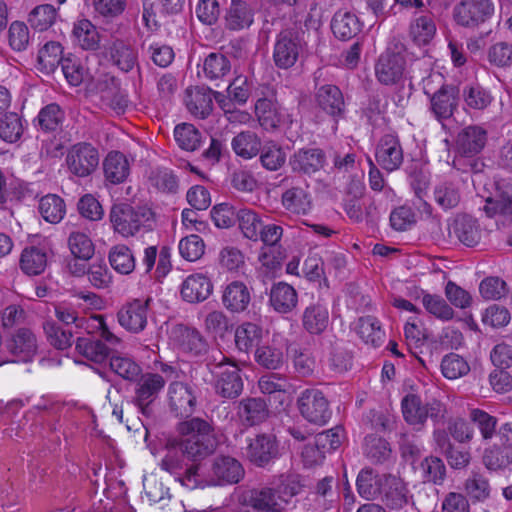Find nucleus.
I'll list each match as a JSON object with an SVG mask.
<instances>
[{
	"label": "nucleus",
	"instance_id": "48",
	"mask_svg": "<svg viewBox=\"0 0 512 512\" xmlns=\"http://www.w3.org/2000/svg\"><path fill=\"white\" fill-rule=\"evenodd\" d=\"M236 221L244 237L252 241L259 240L263 223L257 212L250 208H240L237 210Z\"/></svg>",
	"mask_w": 512,
	"mask_h": 512
},
{
	"label": "nucleus",
	"instance_id": "25",
	"mask_svg": "<svg viewBox=\"0 0 512 512\" xmlns=\"http://www.w3.org/2000/svg\"><path fill=\"white\" fill-rule=\"evenodd\" d=\"M317 105L332 117H340L345 110L344 97L341 90L335 86L326 84L318 88L316 92Z\"/></svg>",
	"mask_w": 512,
	"mask_h": 512
},
{
	"label": "nucleus",
	"instance_id": "60",
	"mask_svg": "<svg viewBox=\"0 0 512 512\" xmlns=\"http://www.w3.org/2000/svg\"><path fill=\"white\" fill-rule=\"evenodd\" d=\"M174 137L179 147L186 151H194L200 145V133L192 124H179L174 129Z\"/></svg>",
	"mask_w": 512,
	"mask_h": 512
},
{
	"label": "nucleus",
	"instance_id": "24",
	"mask_svg": "<svg viewBox=\"0 0 512 512\" xmlns=\"http://www.w3.org/2000/svg\"><path fill=\"white\" fill-rule=\"evenodd\" d=\"M269 303L278 313H290L298 304L297 291L286 282L275 283L270 290Z\"/></svg>",
	"mask_w": 512,
	"mask_h": 512
},
{
	"label": "nucleus",
	"instance_id": "8",
	"mask_svg": "<svg viewBox=\"0 0 512 512\" xmlns=\"http://www.w3.org/2000/svg\"><path fill=\"white\" fill-rule=\"evenodd\" d=\"M494 13L491 0H462L454 8L456 22L464 27H476Z\"/></svg>",
	"mask_w": 512,
	"mask_h": 512
},
{
	"label": "nucleus",
	"instance_id": "5",
	"mask_svg": "<svg viewBox=\"0 0 512 512\" xmlns=\"http://www.w3.org/2000/svg\"><path fill=\"white\" fill-rule=\"evenodd\" d=\"M151 212L142 207L128 204L114 205L110 212V221L115 232L123 237L134 236L150 220Z\"/></svg>",
	"mask_w": 512,
	"mask_h": 512
},
{
	"label": "nucleus",
	"instance_id": "6",
	"mask_svg": "<svg viewBox=\"0 0 512 512\" xmlns=\"http://www.w3.org/2000/svg\"><path fill=\"white\" fill-rule=\"evenodd\" d=\"M219 356L220 361L215 365L217 371H213L216 375L215 390L224 398H236L242 393L244 386L240 369L221 353Z\"/></svg>",
	"mask_w": 512,
	"mask_h": 512
},
{
	"label": "nucleus",
	"instance_id": "53",
	"mask_svg": "<svg viewBox=\"0 0 512 512\" xmlns=\"http://www.w3.org/2000/svg\"><path fill=\"white\" fill-rule=\"evenodd\" d=\"M260 152V162L263 168L268 171H277L286 162L285 151L275 142L266 143Z\"/></svg>",
	"mask_w": 512,
	"mask_h": 512
},
{
	"label": "nucleus",
	"instance_id": "21",
	"mask_svg": "<svg viewBox=\"0 0 512 512\" xmlns=\"http://www.w3.org/2000/svg\"><path fill=\"white\" fill-rule=\"evenodd\" d=\"M431 110L436 119H448L458 103V89L453 85H442L431 97Z\"/></svg>",
	"mask_w": 512,
	"mask_h": 512
},
{
	"label": "nucleus",
	"instance_id": "2",
	"mask_svg": "<svg viewBox=\"0 0 512 512\" xmlns=\"http://www.w3.org/2000/svg\"><path fill=\"white\" fill-rule=\"evenodd\" d=\"M244 474V468L237 459L220 455L211 461L207 472L201 471V466H194L185 483L188 489L231 485L240 482Z\"/></svg>",
	"mask_w": 512,
	"mask_h": 512
},
{
	"label": "nucleus",
	"instance_id": "55",
	"mask_svg": "<svg viewBox=\"0 0 512 512\" xmlns=\"http://www.w3.org/2000/svg\"><path fill=\"white\" fill-rule=\"evenodd\" d=\"M464 488L473 501L484 502L490 497L489 481L480 473L472 472L466 479Z\"/></svg>",
	"mask_w": 512,
	"mask_h": 512
},
{
	"label": "nucleus",
	"instance_id": "56",
	"mask_svg": "<svg viewBox=\"0 0 512 512\" xmlns=\"http://www.w3.org/2000/svg\"><path fill=\"white\" fill-rule=\"evenodd\" d=\"M441 371L447 379H458L470 371L468 362L456 353H450L441 361Z\"/></svg>",
	"mask_w": 512,
	"mask_h": 512
},
{
	"label": "nucleus",
	"instance_id": "14",
	"mask_svg": "<svg viewBox=\"0 0 512 512\" xmlns=\"http://www.w3.org/2000/svg\"><path fill=\"white\" fill-rule=\"evenodd\" d=\"M483 231L479 221L467 214L455 217L449 228L450 236L467 247L478 245L482 239Z\"/></svg>",
	"mask_w": 512,
	"mask_h": 512
},
{
	"label": "nucleus",
	"instance_id": "29",
	"mask_svg": "<svg viewBox=\"0 0 512 512\" xmlns=\"http://www.w3.org/2000/svg\"><path fill=\"white\" fill-rule=\"evenodd\" d=\"M389 474H377L372 469H363L357 477L356 485L359 495L367 500L380 498L382 488H384V479Z\"/></svg>",
	"mask_w": 512,
	"mask_h": 512
},
{
	"label": "nucleus",
	"instance_id": "51",
	"mask_svg": "<svg viewBox=\"0 0 512 512\" xmlns=\"http://www.w3.org/2000/svg\"><path fill=\"white\" fill-rule=\"evenodd\" d=\"M65 114L56 103L43 107L37 116V123L44 132H55L61 128Z\"/></svg>",
	"mask_w": 512,
	"mask_h": 512
},
{
	"label": "nucleus",
	"instance_id": "41",
	"mask_svg": "<svg viewBox=\"0 0 512 512\" xmlns=\"http://www.w3.org/2000/svg\"><path fill=\"white\" fill-rule=\"evenodd\" d=\"M255 113L259 124L265 130H273L282 122L280 107L272 100L261 98L255 104Z\"/></svg>",
	"mask_w": 512,
	"mask_h": 512
},
{
	"label": "nucleus",
	"instance_id": "37",
	"mask_svg": "<svg viewBox=\"0 0 512 512\" xmlns=\"http://www.w3.org/2000/svg\"><path fill=\"white\" fill-rule=\"evenodd\" d=\"M465 105L472 110L483 111L494 101L491 91L479 83H470L462 90Z\"/></svg>",
	"mask_w": 512,
	"mask_h": 512
},
{
	"label": "nucleus",
	"instance_id": "27",
	"mask_svg": "<svg viewBox=\"0 0 512 512\" xmlns=\"http://www.w3.org/2000/svg\"><path fill=\"white\" fill-rule=\"evenodd\" d=\"M329 325V310L323 303L317 302L307 306L302 314V326L312 335L322 334Z\"/></svg>",
	"mask_w": 512,
	"mask_h": 512
},
{
	"label": "nucleus",
	"instance_id": "1",
	"mask_svg": "<svg viewBox=\"0 0 512 512\" xmlns=\"http://www.w3.org/2000/svg\"><path fill=\"white\" fill-rule=\"evenodd\" d=\"M180 435V450L194 463L212 454L217 447V438L212 425L199 417L182 421L177 426Z\"/></svg>",
	"mask_w": 512,
	"mask_h": 512
},
{
	"label": "nucleus",
	"instance_id": "33",
	"mask_svg": "<svg viewBox=\"0 0 512 512\" xmlns=\"http://www.w3.org/2000/svg\"><path fill=\"white\" fill-rule=\"evenodd\" d=\"M103 169L108 181L112 184H119L128 177L130 164L124 154L118 151H112L106 156Z\"/></svg>",
	"mask_w": 512,
	"mask_h": 512
},
{
	"label": "nucleus",
	"instance_id": "34",
	"mask_svg": "<svg viewBox=\"0 0 512 512\" xmlns=\"http://www.w3.org/2000/svg\"><path fill=\"white\" fill-rule=\"evenodd\" d=\"M283 207L292 214L306 215L311 209V199L308 191L300 186L287 189L281 198Z\"/></svg>",
	"mask_w": 512,
	"mask_h": 512
},
{
	"label": "nucleus",
	"instance_id": "3",
	"mask_svg": "<svg viewBox=\"0 0 512 512\" xmlns=\"http://www.w3.org/2000/svg\"><path fill=\"white\" fill-rule=\"evenodd\" d=\"M401 411L405 422L417 431L424 428L428 417L434 424H441L447 414L446 406L441 401L433 399L424 404L420 396L414 393L402 398Z\"/></svg>",
	"mask_w": 512,
	"mask_h": 512
},
{
	"label": "nucleus",
	"instance_id": "20",
	"mask_svg": "<svg viewBox=\"0 0 512 512\" xmlns=\"http://www.w3.org/2000/svg\"><path fill=\"white\" fill-rule=\"evenodd\" d=\"M487 142V131L477 125L463 128L457 135V151L466 157L480 153Z\"/></svg>",
	"mask_w": 512,
	"mask_h": 512
},
{
	"label": "nucleus",
	"instance_id": "58",
	"mask_svg": "<svg viewBox=\"0 0 512 512\" xmlns=\"http://www.w3.org/2000/svg\"><path fill=\"white\" fill-rule=\"evenodd\" d=\"M422 478L425 482H431L441 485L446 476V467L444 462L434 456L426 457L420 464Z\"/></svg>",
	"mask_w": 512,
	"mask_h": 512
},
{
	"label": "nucleus",
	"instance_id": "23",
	"mask_svg": "<svg viewBox=\"0 0 512 512\" xmlns=\"http://www.w3.org/2000/svg\"><path fill=\"white\" fill-rule=\"evenodd\" d=\"M363 27L359 17L350 11L339 10L331 20V30L340 40L348 41L357 36Z\"/></svg>",
	"mask_w": 512,
	"mask_h": 512
},
{
	"label": "nucleus",
	"instance_id": "15",
	"mask_svg": "<svg viewBox=\"0 0 512 512\" xmlns=\"http://www.w3.org/2000/svg\"><path fill=\"white\" fill-rule=\"evenodd\" d=\"M375 157L377 163L386 171L397 170L403 163V149L398 137L384 135L377 144Z\"/></svg>",
	"mask_w": 512,
	"mask_h": 512
},
{
	"label": "nucleus",
	"instance_id": "13",
	"mask_svg": "<svg viewBox=\"0 0 512 512\" xmlns=\"http://www.w3.org/2000/svg\"><path fill=\"white\" fill-rule=\"evenodd\" d=\"M302 45L292 31L281 32L276 39L273 51L275 65L281 69L292 67L298 60Z\"/></svg>",
	"mask_w": 512,
	"mask_h": 512
},
{
	"label": "nucleus",
	"instance_id": "39",
	"mask_svg": "<svg viewBox=\"0 0 512 512\" xmlns=\"http://www.w3.org/2000/svg\"><path fill=\"white\" fill-rule=\"evenodd\" d=\"M72 36L74 42L84 50L99 48L100 36L97 28L87 19L79 20L74 24Z\"/></svg>",
	"mask_w": 512,
	"mask_h": 512
},
{
	"label": "nucleus",
	"instance_id": "9",
	"mask_svg": "<svg viewBox=\"0 0 512 512\" xmlns=\"http://www.w3.org/2000/svg\"><path fill=\"white\" fill-rule=\"evenodd\" d=\"M152 299H134L124 304L117 313L119 324L131 333L142 332L148 323L149 307Z\"/></svg>",
	"mask_w": 512,
	"mask_h": 512
},
{
	"label": "nucleus",
	"instance_id": "18",
	"mask_svg": "<svg viewBox=\"0 0 512 512\" xmlns=\"http://www.w3.org/2000/svg\"><path fill=\"white\" fill-rule=\"evenodd\" d=\"M221 299L223 306L229 312L243 313L251 303V290L242 281H232L223 288Z\"/></svg>",
	"mask_w": 512,
	"mask_h": 512
},
{
	"label": "nucleus",
	"instance_id": "36",
	"mask_svg": "<svg viewBox=\"0 0 512 512\" xmlns=\"http://www.w3.org/2000/svg\"><path fill=\"white\" fill-rule=\"evenodd\" d=\"M76 350L87 360L97 364L105 362L111 353V348L100 339L91 337L78 338Z\"/></svg>",
	"mask_w": 512,
	"mask_h": 512
},
{
	"label": "nucleus",
	"instance_id": "63",
	"mask_svg": "<svg viewBox=\"0 0 512 512\" xmlns=\"http://www.w3.org/2000/svg\"><path fill=\"white\" fill-rule=\"evenodd\" d=\"M422 304L430 314L440 320L448 321L454 316L453 309L439 295L424 294Z\"/></svg>",
	"mask_w": 512,
	"mask_h": 512
},
{
	"label": "nucleus",
	"instance_id": "52",
	"mask_svg": "<svg viewBox=\"0 0 512 512\" xmlns=\"http://www.w3.org/2000/svg\"><path fill=\"white\" fill-rule=\"evenodd\" d=\"M357 333L366 344H370L374 347L379 346L384 337V332L381 329L379 321L372 316L359 319Z\"/></svg>",
	"mask_w": 512,
	"mask_h": 512
},
{
	"label": "nucleus",
	"instance_id": "50",
	"mask_svg": "<svg viewBox=\"0 0 512 512\" xmlns=\"http://www.w3.org/2000/svg\"><path fill=\"white\" fill-rule=\"evenodd\" d=\"M39 213L49 223L60 222L65 215V203L62 198L55 194H48L39 201Z\"/></svg>",
	"mask_w": 512,
	"mask_h": 512
},
{
	"label": "nucleus",
	"instance_id": "43",
	"mask_svg": "<svg viewBox=\"0 0 512 512\" xmlns=\"http://www.w3.org/2000/svg\"><path fill=\"white\" fill-rule=\"evenodd\" d=\"M108 259L111 267L122 275L131 274L136 267V260L130 248L117 244L110 248Z\"/></svg>",
	"mask_w": 512,
	"mask_h": 512
},
{
	"label": "nucleus",
	"instance_id": "12",
	"mask_svg": "<svg viewBox=\"0 0 512 512\" xmlns=\"http://www.w3.org/2000/svg\"><path fill=\"white\" fill-rule=\"evenodd\" d=\"M406 60L401 53L387 51L379 57L375 65L377 80L384 85L399 83L405 74Z\"/></svg>",
	"mask_w": 512,
	"mask_h": 512
},
{
	"label": "nucleus",
	"instance_id": "44",
	"mask_svg": "<svg viewBox=\"0 0 512 512\" xmlns=\"http://www.w3.org/2000/svg\"><path fill=\"white\" fill-rule=\"evenodd\" d=\"M47 266L46 252L35 246L25 248L20 257V268L27 275H39Z\"/></svg>",
	"mask_w": 512,
	"mask_h": 512
},
{
	"label": "nucleus",
	"instance_id": "61",
	"mask_svg": "<svg viewBox=\"0 0 512 512\" xmlns=\"http://www.w3.org/2000/svg\"><path fill=\"white\" fill-rule=\"evenodd\" d=\"M56 16V9L52 5L43 4L30 12L28 21L33 28L45 31L55 22Z\"/></svg>",
	"mask_w": 512,
	"mask_h": 512
},
{
	"label": "nucleus",
	"instance_id": "19",
	"mask_svg": "<svg viewBox=\"0 0 512 512\" xmlns=\"http://www.w3.org/2000/svg\"><path fill=\"white\" fill-rule=\"evenodd\" d=\"M379 499L387 508L400 510L409 503L411 495L402 479L389 474V477L384 479V488Z\"/></svg>",
	"mask_w": 512,
	"mask_h": 512
},
{
	"label": "nucleus",
	"instance_id": "40",
	"mask_svg": "<svg viewBox=\"0 0 512 512\" xmlns=\"http://www.w3.org/2000/svg\"><path fill=\"white\" fill-rule=\"evenodd\" d=\"M261 139L255 132L243 131L232 139L231 146L235 154L243 159H252L261 150Z\"/></svg>",
	"mask_w": 512,
	"mask_h": 512
},
{
	"label": "nucleus",
	"instance_id": "54",
	"mask_svg": "<svg viewBox=\"0 0 512 512\" xmlns=\"http://www.w3.org/2000/svg\"><path fill=\"white\" fill-rule=\"evenodd\" d=\"M186 106L192 115L204 119L212 111V97L209 93L195 90L187 95Z\"/></svg>",
	"mask_w": 512,
	"mask_h": 512
},
{
	"label": "nucleus",
	"instance_id": "59",
	"mask_svg": "<svg viewBox=\"0 0 512 512\" xmlns=\"http://www.w3.org/2000/svg\"><path fill=\"white\" fill-rule=\"evenodd\" d=\"M71 253L78 259L89 260L94 255V244L83 232H72L68 239Z\"/></svg>",
	"mask_w": 512,
	"mask_h": 512
},
{
	"label": "nucleus",
	"instance_id": "35",
	"mask_svg": "<svg viewBox=\"0 0 512 512\" xmlns=\"http://www.w3.org/2000/svg\"><path fill=\"white\" fill-rule=\"evenodd\" d=\"M433 194L436 204L445 211L457 207L461 201L459 183L455 181H440L435 185Z\"/></svg>",
	"mask_w": 512,
	"mask_h": 512
},
{
	"label": "nucleus",
	"instance_id": "11",
	"mask_svg": "<svg viewBox=\"0 0 512 512\" xmlns=\"http://www.w3.org/2000/svg\"><path fill=\"white\" fill-rule=\"evenodd\" d=\"M170 340L179 350L192 356L204 355L209 349L207 340L197 329L182 324L172 328Z\"/></svg>",
	"mask_w": 512,
	"mask_h": 512
},
{
	"label": "nucleus",
	"instance_id": "31",
	"mask_svg": "<svg viewBox=\"0 0 512 512\" xmlns=\"http://www.w3.org/2000/svg\"><path fill=\"white\" fill-rule=\"evenodd\" d=\"M9 349L17 356L16 361L28 362L37 350V340L34 333L26 328L19 329L13 336Z\"/></svg>",
	"mask_w": 512,
	"mask_h": 512
},
{
	"label": "nucleus",
	"instance_id": "62",
	"mask_svg": "<svg viewBox=\"0 0 512 512\" xmlns=\"http://www.w3.org/2000/svg\"><path fill=\"white\" fill-rule=\"evenodd\" d=\"M180 255L187 261L199 260L205 252L203 239L197 234H191L182 238L178 245Z\"/></svg>",
	"mask_w": 512,
	"mask_h": 512
},
{
	"label": "nucleus",
	"instance_id": "57",
	"mask_svg": "<svg viewBox=\"0 0 512 512\" xmlns=\"http://www.w3.org/2000/svg\"><path fill=\"white\" fill-rule=\"evenodd\" d=\"M254 359L260 366L276 370L283 364V353L273 345L264 344L256 348Z\"/></svg>",
	"mask_w": 512,
	"mask_h": 512
},
{
	"label": "nucleus",
	"instance_id": "32",
	"mask_svg": "<svg viewBox=\"0 0 512 512\" xmlns=\"http://www.w3.org/2000/svg\"><path fill=\"white\" fill-rule=\"evenodd\" d=\"M185 458L186 456L181 450L180 452L176 450H169L160 463L161 469L173 475L175 480L184 487H186L185 479L188 476V472L194 466H201L199 463L187 465L185 463Z\"/></svg>",
	"mask_w": 512,
	"mask_h": 512
},
{
	"label": "nucleus",
	"instance_id": "10",
	"mask_svg": "<svg viewBox=\"0 0 512 512\" xmlns=\"http://www.w3.org/2000/svg\"><path fill=\"white\" fill-rule=\"evenodd\" d=\"M168 407L176 417L191 416L197 405L195 389L180 381L172 382L167 391Z\"/></svg>",
	"mask_w": 512,
	"mask_h": 512
},
{
	"label": "nucleus",
	"instance_id": "22",
	"mask_svg": "<svg viewBox=\"0 0 512 512\" xmlns=\"http://www.w3.org/2000/svg\"><path fill=\"white\" fill-rule=\"evenodd\" d=\"M268 415V406L261 398H244L238 403L237 416L241 424L246 427L264 422Z\"/></svg>",
	"mask_w": 512,
	"mask_h": 512
},
{
	"label": "nucleus",
	"instance_id": "26",
	"mask_svg": "<svg viewBox=\"0 0 512 512\" xmlns=\"http://www.w3.org/2000/svg\"><path fill=\"white\" fill-rule=\"evenodd\" d=\"M213 290V285L208 277L203 274L189 275L182 283L181 296L189 303L204 301Z\"/></svg>",
	"mask_w": 512,
	"mask_h": 512
},
{
	"label": "nucleus",
	"instance_id": "7",
	"mask_svg": "<svg viewBox=\"0 0 512 512\" xmlns=\"http://www.w3.org/2000/svg\"><path fill=\"white\" fill-rule=\"evenodd\" d=\"M66 164L73 175L87 177L96 170L99 164L98 150L90 143H77L68 150Z\"/></svg>",
	"mask_w": 512,
	"mask_h": 512
},
{
	"label": "nucleus",
	"instance_id": "28",
	"mask_svg": "<svg viewBox=\"0 0 512 512\" xmlns=\"http://www.w3.org/2000/svg\"><path fill=\"white\" fill-rule=\"evenodd\" d=\"M110 59L121 71L129 72L138 65V52L128 42L116 39L108 47Z\"/></svg>",
	"mask_w": 512,
	"mask_h": 512
},
{
	"label": "nucleus",
	"instance_id": "4",
	"mask_svg": "<svg viewBox=\"0 0 512 512\" xmlns=\"http://www.w3.org/2000/svg\"><path fill=\"white\" fill-rule=\"evenodd\" d=\"M300 415L310 424L326 425L332 417L330 403L324 393L316 388L302 391L297 398Z\"/></svg>",
	"mask_w": 512,
	"mask_h": 512
},
{
	"label": "nucleus",
	"instance_id": "16",
	"mask_svg": "<svg viewBox=\"0 0 512 512\" xmlns=\"http://www.w3.org/2000/svg\"><path fill=\"white\" fill-rule=\"evenodd\" d=\"M325 162V153L319 148L299 149L289 159L292 171L305 175H312L320 171Z\"/></svg>",
	"mask_w": 512,
	"mask_h": 512
},
{
	"label": "nucleus",
	"instance_id": "30",
	"mask_svg": "<svg viewBox=\"0 0 512 512\" xmlns=\"http://www.w3.org/2000/svg\"><path fill=\"white\" fill-rule=\"evenodd\" d=\"M253 17V10L245 1L232 0L225 14V25L229 30H242L251 26Z\"/></svg>",
	"mask_w": 512,
	"mask_h": 512
},
{
	"label": "nucleus",
	"instance_id": "64",
	"mask_svg": "<svg viewBox=\"0 0 512 512\" xmlns=\"http://www.w3.org/2000/svg\"><path fill=\"white\" fill-rule=\"evenodd\" d=\"M23 133L21 119L16 113L5 114L0 119V138L6 142L14 143Z\"/></svg>",
	"mask_w": 512,
	"mask_h": 512
},
{
	"label": "nucleus",
	"instance_id": "45",
	"mask_svg": "<svg viewBox=\"0 0 512 512\" xmlns=\"http://www.w3.org/2000/svg\"><path fill=\"white\" fill-rule=\"evenodd\" d=\"M409 34L417 45L428 44L436 34V25L431 15L415 16L411 21Z\"/></svg>",
	"mask_w": 512,
	"mask_h": 512
},
{
	"label": "nucleus",
	"instance_id": "46",
	"mask_svg": "<svg viewBox=\"0 0 512 512\" xmlns=\"http://www.w3.org/2000/svg\"><path fill=\"white\" fill-rule=\"evenodd\" d=\"M230 71V60L222 53L212 52L204 59L203 73L208 80H221L227 76Z\"/></svg>",
	"mask_w": 512,
	"mask_h": 512
},
{
	"label": "nucleus",
	"instance_id": "49",
	"mask_svg": "<svg viewBox=\"0 0 512 512\" xmlns=\"http://www.w3.org/2000/svg\"><path fill=\"white\" fill-rule=\"evenodd\" d=\"M483 211L488 217H496L497 223H512V198L500 196L499 198H487Z\"/></svg>",
	"mask_w": 512,
	"mask_h": 512
},
{
	"label": "nucleus",
	"instance_id": "42",
	"mask_svg": "<svg viewBox=\"0 0 512 512\" xmlns=\"http://www.w3.org/2000/svg\"><path fill=\"white\" fill-rule=\"evenodd\" d=\"M262 328L252 322H244L235 330V344L239 351L249 352L258 347L262 339Z\"/></svg>",
	"mask_w": 512,
	"mask_h": 512
},
{
	"label": "nucleus",
	"instance_id": "38",
	"mask_svg": "<svg viewBox=\"0 0 512 512\" xmlns=\"http://www.w3.org/2000/svg\"><path fill=\"white\" fill-rule=\"evenodd\" d=\"M63 48L59 42L49 41L38 52L37 69L44 74L53 73L62 64Z\"/></svg>",
	"mask_w": 512,
	"mask_h": 512
},
{
	"label": "nucleus",
	"instance_id": "47",
	"mask_svg": "<svg viewBox=\"0 0 512 512\" xmlns=\"http://www.w3.org/2000/svg\"><path fill=\"white\" fill-rule=\"evenodd\" d=\"M166 380L156 373H146L141 376L136 389V401H154L164 388Z\"/></svg>",
	"mask_w": 512,
	"mask_h": 512
},
{
	"label": "nucleus",
	"instance_id": "17",
	"mask_svg": "<svg viewBox=\"0 0 512 512\" xmlns=\"http://www.w3.org/2000/svg\"><path fill=\"white\" fill-rule=\"evenodd\" d=\"M278 446L271 434H258L250 439L246 448L247 458L257 466L268 464L277 456Z\"/></svg>",
	"mask_w": 512,
	"mask_h": 512
}]
</instances>
